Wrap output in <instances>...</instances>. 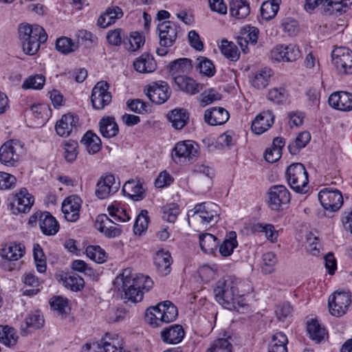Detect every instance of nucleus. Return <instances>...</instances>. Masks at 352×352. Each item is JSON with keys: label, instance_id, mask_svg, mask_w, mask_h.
Segmentation results:
<instances>
[{"label": "nucleus", "instance_id": "26", "mask_svg": "<svg viewBox=\"0 0 352 352\" xmlns=\"http://www.w3.org/2000/svg\"><path fill=\"white\" fill-rule=\"evenodd\" d=\"M173 80L178 88L186 94L195 95L202 89V85L192 78L184 75H177Z\"/></svg>", "mask_w": 352, "mask_h": 352}, {"label": "nucleus", "instance_id": "7", "mask_svg": "<svg viewBox=\"0 0 352 352\" xmlns=\"http://www.w3.org/2000/svg\"><path fill=\"white\" fill-rule=\"evenodd\" d=\"M8 208L14 214L28 212L34 204V199L25 188L8 198Z\"/></svg>", "mask_w": 352, "mask_h": 352}, {"label": "nucleus", "instance_id": "11", "mask_svg": "<svg viewBox=\"0 0 352 352\" xmlns=\"http://www.w3.org/2000/svg\"><path fill=\"white\" fill-rule=\"evenodd\" d=\"M109 85L107 81L98 82L92 89L91 102L96 110H102L109 104L112 95L109 91Z\"/></svg>", "mask_w": 352, "mask_h": 352}, {"label": "nucleus", "instance_id": "64", "mask_svg": "<svg viewBox=\"0 0 352 352\" xmlns=\"http://www.w3.org/2000/svg\"><path fill=\"white\" fill-rule=\"evenodd\" d=\"M109 214L113 217L116 221L126 222L130 220L131 217L124 209L119 208L114 205L109 206L107 208Z\"/></svg>", "mask_w": 352, "mask_h": 352}, {"label": "nucleus", "instance_id": "36", "mask_svg": "<svg viewBox=\"0 0 352 352\" xmlns=\"http://www.w3.org/2000/svg\"><path fill=\"white\" fill-rule=\"evenodd\" d=\"M122 191L134 201H139L143 199L144 190L139 182L129 180L122 187Z\"/></svg>", "mask_w": 352, "mask_h": 352}, {"label": "nucleus", "instance_id": "2", "mask_svg": "<svg viewBox=\"0 0 352 352\" xmlns=\"http://www.w3.org/2000/svg\"><path fill=\"white\" fill-rule=\"evenodd\" d=\"M214 293L216 300L228 309L241 312L248 307L243 296L238 294L236 283L230 277L219 280Z\"/></svg>", "mask_w": 352, "mask_h": 352}, {"label": "nucleus", "instance_id": "8", "mask_svg": "<svg viewBox=\"0 0 352 352\" xmlns=\"http://www.w3.org/2000/svg\"><path fill=\"white\" fill-rule=\"evenodd\" d=\"M267 204L272 210L279 211L283 210L291 199L289 190L283 185H274L268 190Z\"/></svg>", "mask_w": 352, "mask_h": 352}, {"label": "nucleus", "instance_id": "56", "mask_svg": "<svg viewBox=\"0 0 352 352\" xmlns=\"http://www.w3.org/2000/svg\"><path fill=\"white\" fill-rule=\"evenodd\" d=\"M229 339L231 338L217 339L208 349L207 352H232V345Z\"/></svg>", "mask_w": 352, "mask_h": 352}, {"label": "nucleus", "instance_id": "22", "mask_svg": "<svg viewBox=\"0 0 352 352\" xmlns=\"http://www.w3.org/2000/svg\"><path fill=\"white\" fill-rule=\"evenodd\" d=\"M81 206V199L76 195L69 196L62 204V212L67 221H76L80 217L79 212Z\"/></svg>", "mask_w": 352, "mask_h": 352}, {"label": "nucleus", "instance_id": "49", "mask_svg": "<svg viewBox=\"0 0 352 352\" xmlns=\"http://www.w3.org/2000/svg\"><path fill=\"white\" fill-rule=\"evenodd\" d=\"M221 53L228 59L236 61L239 58V52L236 46L226 39L221 41L220 46Z\"/></svg>", "mask_w": 352, "mask_h": 352}, {"label": "nucleus", "instance_id": "21", "mask_svg": "<svg viewBox=\"0 0 352 352\" xmlns=\"http://www.w3.org/2000/svg\"><path fill=\"white\" fill-rule=\"evenodd\" d=\"M328 102L335 109L349 111L352 110V94L344 91H335L329 97Z\"/></svg>", "mask_w": 352, "mask_h": 352}, {"label": "nucleus", "instance_id": "54", "mask_svg": "<svg viewBox=\"0 0 352 352\" xmlns=\"http://www.w3.org/2000/svg\"><path fill=\"white\" fill-rule=\"evenodd\" d=\"M45 82V77L42 74H36L27 78L22 84L24 89H41Z\"/></svg>", "mask_w": 352, "mask_h": 352}, {"label": "nucleus", "instance_id": "1", "mask_svg": "<svg viewBox=\"0 0 352 352\" xmlns=\"http://www.w3.org/2000/svg\"><path fill=\"white\" fill-rule=\"evenodd\" d=\"M153 284L149 276L142 274L134 276L129 268L124 269L113 281L114 287L124 292L122 298L132 302H140L143 298V290L149 291Z\"/></svg>", "mask_w": 352, "mask_h": 352}, {"label": "nucleus", "instance_id": "9", "mask_svg": "<svg viewBox=\"0 0 352 352\" xmlns=\"http://www.w3.org/2000/svg\"><path fill=\"white\" fill-rule=\"evenodd\" d=\"M332 63L339 73L352 74V50L348 47H339L331 53Z\"/></svg>", "mask_w": 352, "mask_h": 352}, {"label": "nucleus", "instance_id": "10", "mask_svg": "<svg viewBox=\"0 0 352 352\" xmlns=\"http://www.w3.org/2000/svg\"><path fill=\"white\" fill-rule=\"evenodd\" d=\"M23 151L21 144L14 140L6 142L0 147V162L7 166H14Z\"/></svg>", "mask_w": 352, "mask_h": 352}, {"label": "nucleus", "instance_id": "61", "mask_svg": "<svg viewBox=\"0 0 352 352\" xmlns=\"http://www.w3.org/2000/svg\"><path fill=\"white\" fill-rule=\"evenodd\" d=\"M162 219L170 223H174L179 213V207L175 204H170L162 208Z\"/></svg>", "mask_w": 352, "mask_h": 352}, {"label": "nucleus", "instance_id": "6", "mask_svg": "<svg viewBox=\"0 0 352 352\" xmlns=\"http://www.w3.org/2000/svg\"><path fill=\"white\" fill-rule=\"evenodd\" d=\"M199 146L192 140L177 143L173 150L172 157L176 163H186L197 159Z\"/></svg>", "mask_w": 352, "mask_h": 352}, {"label": "nucleus", "instance_id": "3", "mask_svg": "<svg viewBox=\"0 0 352 352\" xmlns=\"http://www.w3.org/2000/svg\"><path fill=\"white\" fill-rule=\"evenodd\" d=\"M19 41L23 52L28 55L36 54L41 43L47 39V34L40 25H31L29 23H21L18 28Z\"/></svg>", "mask_w": 352, "mask_h": 352}, {"label": "nucleus", "instance_id": "13", "mask_svg": "<svg viewBox=\"0 0 352 352\" xmlns=\"http://www.w3.org/2000/svg\"><path fill=\"white\" fill-rule=\"evenodd\" d=\"M318 199L324 210L331 212L338 210L343 204L340 191L330 188L321 190L318 193Z\"/></svg>", "mask_w": 352, "mask_h": 352}, {"label": "nucleus", "instance_id": "47", "mask_svg": "<svg viewBox=\"0 0 352 352\" xmlns=\"http://www.w3.org/2000/svg\"><path fill=\"white\" fill-rule=\"evenodd\" d=\"M311 140V135L307 131L300 133L296 137L294 143L288 146L289 151L291 154L296 155L299 151L305 147Z\"/></svg>", "mask_w": 352, "mask_h": 352}, {"label": "nucleus", "instance_id": "24", "mask_svg": "<svg viewBox=\"0 0 352 352\" xmlns=\"http://www.w3.org/2000/svg\"><path fill=\"white\" fill-rule=\"evenodd\" d=\"M153 263L160 275L164 276L170 274L173 259L168 251L157 252L153 256Z\"/></svg>", "mask_w": 352, "mask_h": 352}, {"label": "nucleus", "instance_id": "5", "mask_svg": "<svg viewBox=\"0 0 352 352\" xmlns=\"http://www.w3.org/2000/svg\"><path fill=\"white\" fill-rule=\"evenodd\" d=\"M290 187L296 192L305 194L308 190V173L301 163L289 165L285 173Z\"/></svg>", "mask_w": 352, "mask_h": 352}, {"label": "nucleus", "instance_id": "35", "mask_svg": "<svg viewBox=\"0 0 352 352\" xmlns=\"http://www.w3.org/2000/svg\"><path fill=\"white\" fill-rule=\"evenodd\" d=\"M250 12V5L245 0H231L230 2V13L238 19L246 18Z\"/></svg>", "mask_w": 352, "mask_h": 352}, {"label": "nucleus", "instance_id": "55", "mask_svg": "<svg viewBox=\"0 0 352 352\" xmlns=\"http://www.w3.org/2000/svg\"><path fill=\"white\" fill-rule=\"evenodd\" d=\"M78 144L76 141L69 140L65 141L63 144V148L65 150V159L67 162L72 163L77 157L78 152L77 151Z\"/></svg>", "mask_w": 352, "mask_h": 352}, {"label": "nucleus", "instance_id": "12", "mask_svg": "<svg viewBox=\"0 0 352 352\" xmlns=\"http://www.w3.org/2000/svg\"><path fill=\"white\" fill-rule=\"evenodd\" d=\"M351 303L349 292H335L329 296L328 305L331 315L340 317L344 315Z\"/></svg>", "mask_w": 352, "mask_h": 352}, {"label": "nucleus", "instance_id": "29", "mask_svg": "<svg viewBox=\"0 0 352 352\" xmlns=\"http://www.w3.org/2000/svg\"><path fill=\"white\" fill-rule=\"evenodd\" d=\"M122 10L118 6H111L106 9L97 21V24L102 28H105L114 23L117 19L123 16Z\"/></svg>", "mask_w": 352, "mask_h": 352}, {"label": "nucleus", "instance_id": "33", "mask_svg": "<svg viewBox=\"0 0 352 352\" xmlns=\"http://www.w3.org/2000/svg\"><path fill=\"white\" fill-rule=\"evenodd\" d=\"M167 118L171 122L174 129L180 130L187 124L189 120V113L184 109H175L167 115Z\"/></svg>", "mask_w": 352, "mask_h": 352}, {"label": "nucleus", "instance_id": "27", "mask_svg": "<svg viewBox=\"0 0 352 352\" xmlns=\"http://www.w3.org/2000/svg\"><path fill=\"white\" fill-rule=\"evenodd\" d=\"M25 254V246L21 243H8L1 250V256L8 261H15Z\"/></svg>", "mask_w": 352, "mask_h": 352}, {"label": "nucleus", "instance_id": "15", "mask_svg": "<svg viewBox=\"0 0 352 352\" xmlns=\"http://www.w3.org/2000/svg\"><path fill=\"white\" fill-rule=\"evenodd\" d=\"M179 26L173 21H166L157 25L160 45L169 47L174 45L177 37Z\"/></svg>", "mask_w": 352, "mask_h": 352}, {"label": "nucleus", "instance_id": "53", "mask_svg": "<svg viewBox=\"0 0 352 352\" xmlns=\"http://www.w3.org/2000/svg\"><path fill=\"white\" fill-rule=\"evenodd\" d=\"M33 256L36 263V270L39 273L46 271V258L41 246L36 243L33 246Z\"/></svg>", "mask_w": 352, "mask_h": 352}, {"label": "nucleus", "instance_id": "4", "mask_svg": "<svg viewBox=\"0 0 352 352\" xmlns=\"http://www.w3.org/2000/svg\"><path fill=\"white\" fill-rule=\"evenodd\" d=\"M177 316L176 306L172 302L166 300L148 307L145 313V321L151 327H157L175 321Z\"/></svg>", "mask_w": 352, "mask_h": 352}, {"label": "nucleus", "instance_id": "57", "mask_svg": "<svg viewBox=\"0 0 352 352\" xmlns=\"http://www.w3.org/2000/svg\"><path fill=\"white\" fill-rule=\"evenodd\" d=\"M263 265L262 272L265 274H269L274 272V267L276 265L278 260L274 253L268 252L263 254Z\"/></svg>", "mask_w": 352, "mask_h": 352}, {"label": "nucleus", "instance_id": "41", "mask_svg": "<svg viewBox=\"0 0 352 352\" xmlns=\"http://www.w3.org/2000/svg\"><path fill=\"white\" fill-rule=\"evenodd\" d=\"M81 142L86 146L87 150L89 154H95L101 148L102 142L100 138L91 131H87L83 135L81 139Z\"/></svg>", "mask_w": 352, "mask_h": 352}, {"label": "nucleus", "instance_id": "43", "mask_svg": "<svg viewBox=\"0 0 352 352\" xmlns=\"http://www.w3.org/2000/svg\"><path fill=\"white\" fill-rule=\"evenodd\" d=\"M307 331L310 338L317 343L323 340L326 334L324 328H322L316 319H311L307 322Z\"/></svg>", "mask_w": 352, "mask_h": 352}, {"label": "nucleus", "instance_id": "17", "mask_svg": "<svg viewBox=\"0 0 352 352\" xmlns=\"http://www.w3.org/2000/svg\"><path fill=\"white\" fill-rule=\"evenodd\" d=\"M270 56L277 62H292L300 56V52L295 45H277L272 50Z\"/></svg>", "mask_w": 352, "mask_h": 352}, {"label": "nucleus", "instance_id": "62", "mask_svg": "<svg viewBox=\"0 0 352 352\" xmlns=\"http://www.w3.org/2000/svg\"><path fill=\"white\" fill-rule=\"evenodd\" d=\"M126 105L131 111L136 113L143 114L148 112V103L140 99L129 100Z\"/></svg>", "mask_w": 352, "mask_h": 352}, {"label": "nucleus", "instance_id": "28", "mask_svg": "<svg viewBox=\"0 0 352 352\" xmlns=\"http://www.w3.org/2000/svg\"><path fill=\"white\" fill-rule=\"evenodd\" d=\"M184 329L179 324H172L161 331L162 340L168 344L179 343L184 338Z\"/></svg>", "mask_w": 352, "mask_h": 352}, {"label": "nucleus", "instance_id": "42", "mask_svg": "<svg viewBox=\"0 0 352 352\" xmlns=\"http://www.w3.org/2000/svg\"><path fill=\"white\" fill-rule=\"evenodd\" d=\"M52 309L61 318H65L69 314V307L68 300L62 296H54L50 300Z\"/></svg>", "mask_w": 352, "mask_h": 352}, {"label": "nucleus", "instance_id": "63", "mask_svg": "<svg viewBox=\"0 0 352 352\" xmlns=\"http://www.w3.org/2000/svg\"><path fill=\"white\" fill-rule=\"evenodd\" d=\"M267 98L275 103L280 104L287 100V93L283 87L274 88L269 91Z\"/></svg>", "mask_w": 352, "mask_h": 352}, {"label": "nucleus", "instance_id": "14", "mask_svg": "<svg viewBox=\"0 0 352 352\" xmlns=\"http://www.w3.org/2000/svg\"><path fill=\"white\" fill-rule=\"evenodd\" d=\"M120 185V182L116 181L113 175L109 173L102 175L98 181L95 194L99 199H106L116 192Z\"/></svg>", "mask_w": 352, "mask_h": 352}, {"label": "nucleus", "instance_id": "34", "mask_svg": "<svg viewBox=\"0 0 352 352\" xmlns=\"http://www.w3.org/2000/svg\"><path fill=\"white\" fill-rule=\"evenodd\" d=\"M100 132L106 138L116 136L119 132V127L113 117H103L99 122Z\"/></svg>", "mask_w": 352, "mask_h": 352}, {"label": "nucleus", "instance_id": "50", "mask_svg": "<svg viewBox=\"0 0 352 352\" xmlns=\"http://www.w3.org/2000/svg\"><path fill=\"white\" fill-rule=\"evenodd\" d=\"M197 61L196 68L200 74L208 77H212L214 75L215 67L210 59L204 56H199L197 58Z\"/></svg>", "mask_w": 352, "mask_h": 352}, {"label": "nucleus", "instance_id": "18", "mask_svg": "<svg viewBox=\"0 0 352 352\" xmlns=\"http://www.w3.org/2000/svg\"><path fill=\"white\" fill-rule=\"evenodd\" d=\"M219 208L214 203H201L197 204L194 208L193 215L201 219L203 223H210L215 221Z\"/></svg>", "mask_w": 352, "mask_h": 352}, {"label": "nucleus", "instance_id": "32", "mask_svg": "<svg viewBox=\"0 0 352 352\" xmlns=\"http://www.w3.org/2000/svg\"><path fill=\"white\" fill-rule=\"evenodd\" d=\"M105 352H123L122 340L116 333H107L100 340Z\"/></svg>", "mask_w": 352, "mask_h": 352}, {"label": "nucleus", "instance_id": "58", "mask_svg": "<svg viewBox=\"0 0 352 352\" xmlns=\"http://www.w3.org/2000/svg\"><path fill=\"white\" fill-rule=\"evenodd\" d=\"M147 214V210H143L137 216L133 226V231L135 234L140 235L144 230L147 229L148 223V217Z\"/></svg>", "mask_w": 352, "mask_h": 352}, {"label": "nucleus", "instance_id": "60", "mask_svg": "<svg viewBox=\"0 0 352 352\" xmlns=\"http://www.w3.org/2000/svg\"><path fill=\"white\" fill-rule=\"evenodd\" d=\"M43 316L38 311L30 314L25 318L27 327H31L36 329L41 328L44 324Z\"/></svg>", "mask_w": 352, "mask_h": 352}, {"label": "nucleus", "instance_id": "48", "mask_svg": "<svg viewBox=\"0 0 352 352\" xmlns=\"http://www.w3.org/2000/svg\"><path fill=\"white\" fill-rule=\"evenodd\" d=\"M87 256L97 263H103L107 259V254L99 245H89L86 248Z\"/></svg>", "mask_w": 352, "mask_h": 352}, {"label": "nucleus", "instance_id": "37", "mask_svg": "<svg viewBox=\"0 0 352 352\" xmlns=\"http://www.w3.org/2000/svg\"><path fill=\"white\" fill-rule=\"evenodd\" d=\"M288 340L283 332H277L272 337L267 352H287Z\"/></svg>", "mask_w": 352, "mask_h": 352}, {"label": "nucleus", "instance_id": "59", "mask_svg": "<svg viewBox=\"0 0 352 352\" xmlns=\"http://www.w3.org/2000/svg\"><path fill=\"white\" fill-rule=\"evenodd\" d=\"M65 287L72 291H80L85 285V281L82 277L78 275L69 276L64 280Z\"/></svg>", "mask_w": 352, "mask_h": 352}, {"label": "nucleus", "instance_id": "19", "mask_svg": "<svg viewBox=\"0 0 352 352\" xmlns=\"http://www.w3.org/2000/svg\"><path fill=\"white\" fill-rule=\"evenodd\" d=\"M170 93L168 83L164 81H159L148 88L146 96L152 102L161 104L169 98Z\"/></svg>", "mask_w": 352, "mask_h": 352}, {"label": "nucleus", "instance_id": "52", "mask_svg": "<svg viewBox=\"0 0 352 352\" xmlns=\"http://www.w3.org/2000/svg\"><path fill=\"white\" fill-rule=\"evenodd\" d=\"M56 48L58 52L67 54L76 51L78 48V44L69 38L61 37L56 40Z\"/></svg>", "mask_w": 352, "mask_h": 352}, {"label": "nucleus", "instance_id": "46", "mask_svg": "<svg viewBox=\"0 0 352 352\" xmlns=\"http://www.w3.org/2000/svg\"><path fill=\"white\" fill-rule=\"evenodd\" d=\"M237 245L236 234L235 232H230L228 238L226 239L219 245V253L223 256H228L232 254L234 249Z\"/></svg>", "mask_w": 352, "mask_h": 352}, {"label": "nucleus", "instance_id": "16", "mask_svg": "<svg viewBox=\"0 0 352 352\" xmlns=\"http://www.w3.org/2000/svg\"><path fill=\"white\" fill-rule=\"evenodd\" d=\"M214 170L208 166L197 165L192 171V179L199 189L208 190L212 184Z\"/></svg>", "mask_w": 352, "mask_h": 352}, {"label": "nucleus", "instance_id": "39", "mask_svg": "<svg viewBox=\"0 0 352 352\" xmlns=\"http://www.w3.org/2000/svg\"><path fill=\"white\" fill-rule=\"evenodd\" d=\"M172 75L188 73L192 70V60L187 58H181L170 62L168 66Z\"/></svg>", "mask_w": 352, "mask_h": 352}, {"label": "nucleus", "instance_id": "25", "mask_svg": "<svg viewBox=\"0 0 352 352\" xmlns=\"http://www.w3.org/2000/svg\"><path fill=\"white\" fill-rule=\"evenodd\" d=\"M229 113L223 107H212L206 110L204 120L212 126L221 125L229 119Z\"/></svg>", "mask_w": 352, "mask_h": 352}, {"label": "nucleus", "instance_id": "51", "mask_svg": "<svg viewBox=\"0 0 352 352\" xmlns=\"http://www.w3.org/2000/svg\"><path fill=\"white\" fill-rule=\"evenodd\" d=\"M325 11L330 14L346 12V9L352 4V0H340L339 1H333L329 0L327 2Z\"/></svg>", "mask_w": 352, "mask_h": 352}, {"label": "nucleus", "instance_id": "45", "mask_svg": "<svg viewBox=\"0 0 352 352\" xmlns=\"http://www.w3.org/2000/svg\"><path fill=\"white\" fill-rule=\"evenodd\" d=\"M273 72L270 68H265L258 71L252 80V85L258 89L265 88Z\"/></svg>", "mask_w": 352, "mask_h": 352}, {"label": "nucleus", "instance_id": "31", "mask_svg": "<svg viewBox=\"0 0 352 352\" xmlns=\"http://www.w3.org/2000/svg\"><path fill=\"white\" fill-rule=\"evenodd\" d=\"M133 67L139 73H151L156 69L157 64L152 55L144 53L136 58Z\"/></svg>", "mask_w": 352, "mask_h": 352}, {"label": "nucleus", "instance_id": "30", "mask_svg": "<svg viewBox=\"0 0 352 352\" xmlns=\"http://www.w3.org/2000/svg\"><path fill=\"white\" fill-rule=\"evenodd\" d=\"M39 226L43 234L47 236L56 234L59 230L58 221L47 211L40 214Z\"/></svg>", "mask_w": 352, "mask_h": 352}, {"label": "nucleus", "instance_id": "40", "mask_svg": "<svg viewBox=\"0 0 352 352\" xmlns=\"http://www.w3.org/2000/svg\"><path fill=\"white\" fill-rule=\"evenodd\" d=\"M199 244L201 250L208 254H212L219 245L218 239L210 233L199 235Z\"/></svg>", "mask_w": 352, "mask_h": 352}, {"label": "nucleus", "instance_id": "38", "mask_svg": "<svg viewBox=\"0 0 352 352\" xmlns=\"http://www.w3.org/2000/svg\"><path fill=\"white\" fill-rule=\"evenodd\" d=\"M16 330L8 325H0V343L6 346H13L18 341Z\"/></svg>", "mask_w": 352, "mask_h": 352}, {"label": "nucleus", "instance_id": "44", "mask_svg": "<svg viewBox=\"0 0 352 352\" xmlns=\"http://www.w3.org/2000/svg\"><path fill=\"white\" fill-rule=\"evenodd\" d=\"M280 0H269L263 2L261 7V15L263 19L271 20L279 10Z\"/></svg>", "mask_w": 352, "mask_h": 352}, {"label": "nucleus", "instance_id": "23", "mask_svg": "<svg viewBox=\"0 0 352 352\" xmlns=\"http://www.w3.org/2000/svg\"><path fill=\"white\" fill-rule=\"evenodd\" d=\"M274 116L270 111H263L252 121V131L257 135H261L268 130L274 124Z\"/></svg>", "mask_w": 352, "mask_h": 352}, {"label": "nucleus", "instance_id": "20", "mask_svg": "<svg viewBox=\"0 0 352 352\" xmlns=\"http://www.w3.org/2000/svg\"><path fill=\"white\" fill-rule=\"evenodd\" d=\"M78 123V117L68 113L63 115L55 125L56 133L61 137H67L73 132H76Z\"/></svg>", "mask_w": 352, "mask_h": 352}]
</instances>
